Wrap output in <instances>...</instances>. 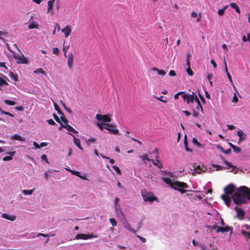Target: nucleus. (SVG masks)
Masks as SVG:
<instances>
[{"label": "nucleus", "mask_w": 250, "mask_h": 250, "mask_svg": "<svg viewBox=\"0 0 250 250\" xmlns=\"http://www.w3.org/2000/svg\"><path fill=\"white\" fill-rule=\"evenodd\" d=\"M246 198L250 200V189L246 186H241L232 196L234 203L239 205L246 202Z\"/></svg>", "instance_id": "f257e3e1"}, {"label": "nucleus", "mask_w": 250, "mask_h": 250, "mask_svg": "<svg viewBox=\"0 0 250 250\" xmlns=\"http://www.w3.org/2000/svg\"><path fill=\"white\" fill-rule=\"evenodd\" d=\"M141 193L144 200L146 202L148 201L151 202L154 201L158 202L157 197L154 196L153 193L151 192H148L146 189H143L141 190Z\"/></svg>", "instance_id": "f03ea898"}, {"label": "nucleus", "mask_w": 250, "mask_h": 250, "mask_svg": "<svg viewBox=\"0 0 250 250\" xmlns=\"http://www.w3.org/2000/svg\"><path fill=\"white\" fill-rule=\"evenodd\" d=\"M115 125L112 124H105L104 128L107 130L111 134L119 135V131L118 129L115 128Z\"/></svg>", "instance_id": "7ed1b4c3"}, {"label": "nucleus", "mask_w": 250, "mask_h": 250, "mask_svg": "<svg viewBox=\"0 0 250 250\" xmlns=\"http://www.w3.org/2000/svg\"><path fill=\"white\" fill-rule=\"evenodd\" d=\"M96 118L97 120L100 121H102L104 123H109L111 121V118L108 115H102L100 114H97L96 115Z\"/></svg>", "instance_id": "20e7f679"}, {"label": "nucleus", "mask_w": 250, "mask_h": 250, "mask_svg": "<svg viewBox=\"0 0 250 250\" xmlns=\"http://www.w3.org/2000/svg\"><path fill=\"white\" fill-rule=\"evenodd\" d=\"M179 188H188V185L187 183H184L183 182H180L178 181H176L173 182L172 187L171 188H173L175 190H177Z\"/></svg>", "instance_id": "39448f33"}, {"label": "nucleus", "mask_w": 250, "mask_h": 250, "mask_svg": "<svg viewBox=\"0 0 250 250\" xmlns=\"http://www.w3.org/2000/svg\"><path fill=\"white\" fill-rule=\"evenodd\" d=\"M97 236H94L92 234H85L83 233H79L77 234L75 237V239L77 240L79 239H83V240H87L88 239H91L92 238H96Z\"/></svg>", "instance_id": "423d86ee"}, {"label": "nucleus", "mask_w": 250, "mask_h": 250, "mask_svg": "<svg viewBox=\"0 0 250 250\" xmlns=\"http://www.w3.org/2000/svg\"><path fill=\"white\" fill-rule=\"evenodd\" d=\"M235 190V187L232 184H228L227 186H226L224 190L225 193V195H231L234 192Z\"/></svg>", "instance_id": "0eeeda50"}, {"label": "nucleus", "mask_w": 250, "mask_h": 250, "mask_svg": "<svg viewBox=\"0 0 250 250\" xmlns=\"http://www.w3.org/2000/svg\"><path fill=\"white\" fill-rule=\"evenodd\" d=\"M14 58L19 61L17 62L19 63L27 64L28 63V59L25 58L23 55L21 56L19 55H14Z\"/></svg>", "instance_id": "6e6552de"}, {"label": "nucleus", "mask_w": 250, "mask_h": 250, "mask_svg": "<svg viewBox=\"0 0 250 250\" xmlns=\"http://www.w3.org/2000/svg\"><path fill=\"white\" fill-rule=\"evenodd\" d=\"M234 209L236 211L237 217L240 220H243L244 219L245 212L242 209L235 207Z\"/></svg>", "instance_id": "1a4fd4ad"}, {"label": "nucleus", "mask_w": 250, "mask_h": 250, "mask_svg": "<svg viewBox=\"0 0 250 250\" xmlns=\"http://www.w3.org/2000/svg\"><path fill=\"white\" fill-rule=\"evenodd\" d=\"M62 31L64 33L65 37L67 38L70 35L72 29L70 26L66 25L62 29Z\"/></svg>", "instance_id": "9d476101"}, {"label": "nucleus", "mask_w": 250, "mask_h": 250, "mask_svg": "<svg viewBox=\"0 0 250 250\" xmlns=\"http://www.w3.org/2000/svg\"><path fill=\"white\" fill-rule=\"evenodd\" d=\"M74 56L72 53L68 54L67 58V65L69 68L71 69L73 65Z\"/></svg>", "instance_id": "9b49d317"}, {"label": "nucleus", "mask_w": 250, "mask_h": 250, "mask_svg": "<svg viewBox=\"0 0 250 250\" xmlns=\"http://www.w3.org/2000/svg\"><path fill=\"white\" fill-rule=\"evenodd\" d=\"M159 156L158 154L156 156V160L154 161L153 159H151V161L154 165L157 166L159 168H162L163 167V165L161 161L158 159Z\"/></svg>", "instance_id": "f8f14e48"}, {"label": "nucleus", "mask_w": 250, "mask_h": 250, "mask_svg": "<svg viewBox=\"0 0 250 250\" xmlns=\"http://www.w3.org/2000/svg\"><path fill=\"white\" fill-rule=\"evenodd\" d=\"M237 135L239 136V139L238 142V144H240L241 141L244 140L246 138V134H244L241 130H239L237 131Z\"/></svg>", "instance_id": "ddd939ff"}, {"label": "nucleus", "mask_w": 250, "mask_h": 250, "mask_svg": "<svg viewBox=\"0 0 250 250\" xmlns=\"http://www.w3.org/2000/svg\"><path fill=\"white\" fill-rule=\"evenodd\" d=\"M221 198L228 207H229L230 206L231 199L230 197L225 194H223L221 196Z\"/></svg>", "instance_id": "4468645a"}, {"label": "nucleus", "mask_w": 250, "mask_h": 250, "mask_svg": "<svg viewBox=\"0 0 250 250\" xmlns=\"http://www.w3.org/2000/svg\"><path fill=\"white\" fill-rule=\"evenodd\" d=\"M71 135L73 136V142L75 145L81 150H83V149L81 145V141L78 138H77L75 136L71 134V133H69Z\"/></svg>", "instance_id": "2eb2a0df"}, {"label": "nucleus", "mask_w": 250, "mask_h": 250, "mask_svg": "<svg viewBox=\"0 0 250 250\" xmlns=\"http://www.w3.org/2000/svg\"><path fill=\"white\" fill-rule=\"evenodd\" d=\"M197 97L195 95V94L192 92V94L191 95H188L187 102L188 104H190V103H193L194 101L196 102V98Z\"/></svg>", "instance_id": "dca6fc26"}, {"label": "nucleus", "mask_w": 250, "mask_h": 250, "mask_svg": "<svg viewBox=\"0 0 250 250\" xmlns=\"http://www.w3.org/2000/svg\"><path fill=\"white\" fill-rule=\"evenodd\" d=\"M61 125L62 128H65L68 131H70V132H73L74 133H76V134L78 133V132L77 130H76L71 125H70L68 124H66L65 125L61 124Z\"/></svg>", "instance_id": "f3484780"}, {"label": "nucleus", "mask_w": 250, "mask_h": 250, "mask_svg": "<svg viewBox=\"0 0 250 250\" xmlns=\"http://www.w3.org/2000/svg\"><path fill=\"white\" fill-rule=\"evenodd\" d=\"M2 217L4 219H6L7 220H9L10 221H14L16 218V216L15 215H9L7 213L2 214Z\"/></svg>", "instance_id": "a211bd4d"}, {"label": "nucleus", "mask_w": 250, "mask_h": 250, "mask_svg": "<svg viewBox=\"0 0 250 250\" xmlns=\"http://www.w3.org/2000/svg\"><path fill=\"white\" fill-rule=\"evenodd\" d=\"M196 106L195 107L197 111L201 110V112H203V109L202 106V105L199 101V100L198 98H196Z\"/></svg>", "instance_id": "6ab92c4d"}, {"label": "nucleus", "mask_w": 250, "mask_h": 250, "mask_svg": "<svg viewBox=\"0 0 250 250\" xmlns=\"http://www.w3.org/2000/svg\"><path fill=\"white\" fill-rule=\"evenodd\" d=\"M231 229L229 227H218V229L216 230L217 232H227L229 230Z\"/></svg>", "instance_id": "aec40b11"}, {"label": "nucleus", "mask_w": 250, "mask_h": 250, "mask_svg": "<svg viewBox=\"0 0 250 250\" xmlns=\"http://www.w3.org/2000/svg\"><path fill=\"white\" fill-rule=\"evenodd\" d=\"M15 153V151L8 152L7 154H10V156H7L4 157L2 159L3 161H7L11 160L13 159L12 156L14 155Z\"/></svg>", "instance_id": "412c9836"}, {"label": "nucleus", "mask_w": 250, "mask_h": 250, "mask_svg": "<svg viewBox=\"0 0 250 250\" xmlns=\"http://www.w3.org/2000/svg\"><path fill=\"white\" fill-rule=\"evenodd\" d=\"M12 139L15 140H18L21 141L22 142H24L25 141V139L24 138H22L21 136L18 134H14L12 137Z\"/></svg>", "instance_id": "4be33fe9"}, {"label": "nucleus", "mask_w": 250, "mask_h": 250, "mask_svg": "<svg viewBox=\"0 0 250 250\" xmlns=\"http://www.w3.org/2000/svg\"><path fill=\"white\" fill-rule=\"evenodd\" d=\"M162 180L166 184H167L168 185H169L171 187V188L172 187V185H173V182H172L170 178H167V177H163L162 178Z\"/></svg>", "instance_id": "5701e85b"}, {"label": "nucleus", "mask_w": 250, "mask_h": 250, "mask_svg": "<svg viewBox=\"0 0 250 250\" xmlns=\"http://www.w3.org/2000/svg\"><path fill=\"white\" fill-rule=\"evenodd\" d=\"M28 28L30 29H34V28H38V24L35 21H32L30 22L28 25Z\"/></svg>", "instance_id": "b1692460"}, {"label": "nucleus", "mask_w": 250, "mask_h": 250, "mask_svg": "<svg viewBox=\"0 0 250 250\" xmlns=\"http://www.w3.org/2000/svg\"><path fill=\"white\" fill-rule=\"evenodd\" d=\"M55 0H50L47 2L48 9L47 12H49L52 8Z\"/></svg>", "instance_id": "393cba45"}, {"label": "nucleus", "mask_w": 250, "mask_h": 250, "mask_svg": "<svg viewBox=\"0 0 250 250\" xmlns=\"http://www.w3.org/2000/svg\"><path fill=\"white\" fill-rule=\"evenodd\" d=\"M184 146H185V148H186V150L187 151H190V152H192V150L191 149H190L188 147V140H187V136H185V140H184Z\"/></svg>", "instance_id": "a878e982"}, {"label": "nucleus", "mask_w": 250, "mask_h": 250, "mask_svg": "<svg viewBox=\"0 0 250 250\" xmlns=\"http://www.w3.org/2000/svg\"><path fill=\"white\" fill-rule=\"evenodd\" d=\"M53 104H54L55 109L57 111L58 114H59L60 115H63V113L60 110V107H59L58 105L56 103H55L54 102H53Z\"/></svg>", "instance_id": "bb28decb"}, {"label": "nucleus", "mask_w": 250, "mask_h": 250, "mask_svg": "<svg viewBox=\"0 0 250 250\" xmlns=\"http://www.w3.org/2000/svg\"><path fill=\"white\" fill-rule=\"evenodd\" d=\"M230 6L233 9H235V10L238 13H240V11L239 9V7L235 3H231L230 4Z\"/></svg>", "instance_id": "cd10ccee"}, {"label": "nucleus", "mask_w": 250, "mask_h": 250, "mask_svg": "<svg viewBox=\"0 0 250 250\" xmlns=\"http://www.w3.org/2000/svg\"><path fill=\"white\" fill-rule=\"evenodd\" d=\"M241 233L245 237L247 241H248L250 239V234H249V232L242 230H241Z\"/></svg>", "instance_id": "c85d7f7f"}, {"label": "nucleus", "mask_w": 250, "mask_h": 250, "mask_svg": "<svg viewBox=\"0 0 250 250\" xmlns=\"http://www.w3.org/2000/svg\"><path fill=\"white\" fill-rule=\"evenodd\" d=\"M55 235V234L54 233L51 234L50 233H49L48 234H44V233H39L37 234L38 237L42 236V237H48L49 236H53Z\"/></svg>", "instance_id": "c756f323"}, {"label": "nucleus", "mask_w": 250, "mask_h": 250, "mask_svg": "<svg viewBox=\"0 0 250 250\" xmlns=\"http://www.w3.org/2000/svg\"><path fill=\"white\" fill-rule=\"evenodd\" d=\"M96 138H95L93 137H90L88 139H87L85 141V142L88 145H89L90 143H95L96 142Z\"/></svg>", "instance_id": "7c9ffc66"}, {"label": "nucleus", "mask_w": 250, "mask_h": 250, "mask_svg": "<svg viewBox=\"0 0 250 250\" xmlns=\"http://www.w3.org/2000/svg\"><path fill=\"white\" fill-rule=\"evenodd\" d=\"M10 77L14 80L15 82H17L18 81V76L17 74L13 73V72H11L9 75Z\"/></svg>", "instance_id": "2f4dec72"}, {"label": "nucleus", "mask_w": 250, "mask_h": 250, "mask_svg": "<svg viewBox=\"0 0 250 250\" xmlns=\"http://www.w3.org/2000/svg\"><path fill=\"white\" fill-rule=\"evenodd\" d=\"M35 74L41 73L44 75L46 74L45 71L42 68H39L35 70L34 72Z\"/></svg>", "instance_id": "473e14b6"}, {"label": "nucleus", "mask_w": 250, "mask_h": 250, "mask_svg": "<svg viewBox=\"0 0 250 250\" xmlns=\"http://www.w3.org/2000/svg\"><path fill=\"white\" fill-rule=\"evenodd\" d=\"M34 190V188L32 189H31V190L24 189V190H22V193L24 195H30V194H31L33 193Z\"/></svg>", "instance_id": "72a5a7b5"}, {"label": "nucleus", "mask_w": 250, "mask_h": 250, "mask_svg": "<svg viewBox=\"0 0 250 250\" xmlns=\"http://www.w3.org/2000/svg\"><path fill=\"white\" fill-rule=\"evenodd\" d=\"M4 103L6 104L9 105H14L16 103L15 101H11V100H5Z\"/></svg>", "instance_id": "f704fd0d"}, {"label": "nucleus", "mask_w": 250, "mask_h": 250, "mask_svg": "<svg viewBox=\"0 0 250 250\" xmlns=\"http://www.w3.org/2000/svg\"><path fill=\"white\" fill-rule=\"evenodd\" d=\"M66 169L67 171L70 172L72 174L76 175V176H77L78 177V175H79V174L80 173V172H79V171H75V170H71V169H68V168H66Z\"/></svg>", "instance_id": "c9c22d12"}, {"label": "nucleus", "mask_w": 250, "mask_h": 250, "mask_svg": "<svg viewBox=\"0 0 250 250\" xmlns=\"http://www.w3.org/2000/svg\"><path fill=\"white\" fill-rule=\"evenodd\" d=\"M140 158L141 159L143 160V161H145V160H146L147 161H149V162H150L151 161V160L150 159H149L148 157V156L147 154H145V155H142V156H140Z\"/></svg>", "instance_id": "e433bc0d"}, {"label": "nucleus", "mask_w": 250, "mask_h": 250, "mask_svg": "<svg viewBox=\"0 0 250 250\" xmlns=\"http://www.w3.org/2000/svg\"><path fill=\"white\" fill-rule=\"evenodd\" d=\"M228 7V6H225L223 9H219L218 11V14L220 16H222L224 14V11L225 9Z\"/></svg>", "instance_id": "4c0bfd02"}, {"label": "nucleus", "mask_w": 250, "mask_h": 250, "mask_svg": "<svg viewBox=\"0 0 250 250\" xmlns=\"http://www.w3.org/2000/svg\"><path fill=\"white\" fill-rule=\"evenodd\" d=\"M232 148L233 149V151L236 153H239L241 151L240 147L236 146H232Z\"/></svg>", "instance_id": "58836bf2"}, {"label": "nucleus", "mask_w": 250, "mask_h": 250, "mask_svg": "<svg viewBox=\"0 0 250 250\" xmlns=\"http://www.w3.org/2000/svg\"><path fill=\"white\" fill-rule=\"evenodd\" d=\"M125 228L126 229H127L129 231L133 232V233H135V230H134V229L133 228H132L131 226L129 225V224H127L126 226H125Z\"/></svg>", "instance_id": "ea45409f"}, {"label": "nucleus", "mask_w": 250, "mask_h": 250, "mask_svg": "<svg viewBox=\"0 0 250 250\" xmlns=\"http://www.w3.org/2000/svg\"><path fill=\"white\" fill-rule=\"evenodd\" d=\"M8 85V83L2 78L0 77V85Z\"/></svg>", "instance_id": "a19ab883"}, {"label": "nucleus", "mask_w": 250, "mask_h": 250, "mask_svg": "<svg viewBox=\"0 0 250 250\" xmlns=\"http://www.w3.org/2000/svg\"><path fill=\"white\" fill-rule=\"evenodd\" d=\"M109 221L113 227H115L117 225V222L113 218H110Z\"/></svg>", "instance_id": "79ce46f5"}, {"label": "nucleus", "mask_w": 250, "mask_h": 250, "mask_svg": "<svg viewBox=\"0 0 250 250\" xmlns=\"http://www.w3.org/2000/svg\"><path fill=\"white\" fill-rule=\"evenodd\" d=\"M187 73L189 75V76H192L193 75V72L192 71V70H191L190 67H187Z\"/></svg>", "instance_id": "37998d69"}, {"label": "nucleus", "mask_w": 250, "mask_h": 250, "mask_svg": "<svg viewBox=\"0 0 250 250\" xmlns=\"http://www.w3.org/2000/svg\"><path fill=\"white\" fill-rule=\"evenodd\" d=\"M112 168L115 170V171L118 173L120 174L121 173V170L119 167L114 165L112 166Z\"/></svg>", "instance_id": "c03bdc74"}, {"label": "nucleus", "mask_w": 250, "mask_h": 250, "mask_svg": "<svg viewBox=\"0 0 250 250\" xmlns=\"http://www.w3.org/2000/svg\"><path fill=\"white\" fill-rule=\"evenodd\" d=\"M61 119L63 123H64L65 125L67 124L68 120L65 118V117L62 115L61 116Z\"/></svg>", "instance_id": "a18cd8bd"}, {"label": "nucleus", "mask_w": 250, "mask_h": 250, "mask_svg": "<svg viewBox=\"0 0 250 250\" xmlns=\"http://www.w3.org/2000/svg\"><path fill=\"white\" fill-rule=\"evenodd\" d=\"M192 142H193V143H194L195 145H196L198 147H200L201 146V144L197 141V140L196 138H193Z\"/></svg>", "instance_id": "49530a36"}, {"label": "nucleus", "mask_w": 250, "mask_h": 250, "mask_svg": "<svg viewBox=\"0 0 250 250\" xmlns=\"http://www.w3.org/2000/svg\"><path fill=\"white\" fill-rule=\"evenodd\" d=\"M193 167H194V169L197 170L196 171V172H197L199 174L201 173L200 170L201 169V168L200 166H197L196 167H195V166H193Z\"/></svg>", "instance_id": "de8ad7c7"}, {"label": "nucleus", "mask_w": 250, "mask_h": 250, "mask_svg": "<svg viewBox=\"0 0 250 250\" xmlns=\"http://www.w3.org/2000/svg\"><path fill=\"white\" fill-rule=\"evenodd\" d=\"M69 48V46H63V51L64 53V56L65 58L66 57V52H67V50H68Z\"/></svg>", "instance_id": "09e8293b"}, {"label": "nucleus", "mask_w": 250, "mask_h": 250, "mask_svg": "<svg viewBox=\"0 0 250 250\" xmlns=\"http://www.w3.org/2000/svg\"><path fill=\"white\" fill-rule=\"evenodd\" d=\"M224 163L228 167V168L233 167L231 164L227 160L224 159Z\"/></svg>", "instance_id": "8fccbe9b"}, {"label": "nucleus", "mask_w": 250, "mask_h": 250, "mask_svg": "<svg viewBox=\"0 0 250 250\" xmlns=\"http://www.w3.org/2000/svg\"><path fill=\"white\" fill-rule=\"evenodd\" d=\"M163 98L164 97L163 96H161L159 97H156V98L159 101H160L164 103H167V100H166V99L164 100V99H163Z\"/></svg>", "instance_id": "3c124183"}, {"label": "nucleus", "mask_w": 250, "mask_h": 250, "mask_svg": "<svg viewBox=\"0 0 250 250\" xmlns=\"http://www.w3.org/2000/svg\"><path fill=\"white\" fill-rule=\"evenodd\" d=\"M128 137L130 138L132 141L137 142V143L139 144L140 145H141L142 144V143L138 139H135L133 137H130L129 136H128Z\"/></svg>", "instance_id": "603ef678"}, {"label": "nucleus", "mask_w": 250, "mask_h": 250, "mask_svg": "<svg viewBox=\"0 0 250 250\" xmlns=\"http://www.w3.org/2000/svg\"><path fill=\"white\" fill-rule=\"evenodd\" d=\"M157 73L160 75L164 76L166 74V72L164 70L162 69H158L157 71Z\"/></svg>", "instance_id": "864d4df0"}, {"label": "nucleus", "mask_w": 250, "mask_h": 250, "mask_svg": "<svg viewBox=\"0 0 250 250\" xmlns=\"http://www.w3.org/2000/svg\"><path fill=\"white\" fill-rule=\"evenodd\" d=\"M227 77L229 78L230 82L231 83L232 85L233 86L234 88H235V86H234V84L233 83V81H232V78H231V77L230 74L228 73V74H227Z\"/></svg>", "instance_id": "5fc2aeb1"}, {"label": "nucleus", "mask_w": 250, "mask_h": 250, "mask_svg": "<svg viewBox=\"0 0 250 250\" xmlns=\"http://www.w3.org/2000/svg\"><path fill=\"white\" fill-rule=\"evenodd\" d=\"M53 117L57 122H58L59 123H61L60 118L56 114H53Z\"/></svg>", "instance_id": "6e6d98bb"}, {"label": "nucleus", "mask_w": 250, "mask_h": 250, "mask_svg": "<svg viewBox=\"0 0 250 250\" xmlns=\"http://www.w3.org/2000/svg\"><path fill=\"white\" fill-rule=\"evenodd\" d=\"M120 201V199L118 198H115L114 203H115V208L116 210H117V204L118 202Z\"/></svg>", "instance_id": "4d7b16f0"}, {"label": "nucleus", "mask_w": 250, "mask_h": 250, "mask_svg": "<svg viewBox=\"0 0 250 250\" xmlns=\"http://www.w3.org/2000/svg\"><path fill=\"white\" fill-rule=\"evenodd\" d=\"M168 75L170 76H175L176 75V73L175 71L171 70L169 72Z\"/></svg>", "instance_id": "13d9d810"}, {"label": "nucleus", "mask_w": 250, "mask_h": 250, "mask_svg": "<svg viewBox=\"0 0 250 250\" xmlns=\"http://www.w3.org/2000/svg\"><path fill=\"white\" fill-rule=\"evenodd\" d=\"M53 53L54 54L58 55L59 54V49L57 47H54L53 48Z\"/></svg>", "instance_id": "bf43d9fd"}, {"label": "nucleus", "mask_w": 250, "mask_h": 250, "mask_svg": "<svg viewBox=\"0 0 250 250\" xmlns=\"http://www.w3.org/2000/svg\"><path fill=\"white\" fill-rule=\"evenodd\" d=\"M47 122L50 125H55L56 123L52 119H49L47 120Z\"/></svg>", "instance_id": "052dcab7"}, {"label": "nucleus", "mask_w": 250, "mask_h": 250, "mask_svg": "<svg viewBox=\"0 0 250 250\" xmlns=\"http://www.w3.org/2000/svg\"><path fill=\"white\" fill-rule=\"evenodd\" d=\"M15 108L16 110H17L18 111H22V110H23V109H24V108L21 105H20L19 106H16L15 107Z\"/></svg>", "instance_id": "680f3d73"}, {"label": "nucleus", "mask_w": 250, "mask_h": 250, "mask_svg": "<svg viewBox=\"0 0 250 250\" xmlns=\"http://www.w3.org/2000/svg\"><path fill=\"white\" fill-rule=\"evenodd\" d=\"M238 99L237 97L236 96V94H234L233 96L232 102H234V103H237V102H238Z\"/></svg>", "instance_id": "e2e57ef3"}, {"label": "nucleus", "mask_w": 250, "mask_h": 250, "mask_svg": "<svg viewBox=\"0 0 250 250\" xmlns=\"http://www.w3.org/2000/svg\"><path fill=\"white\" fill-rule=\"evenodd\" d=\"M97 125L99 127V128L101 130H103L104 128V125H103L101 123H98L97 124Z\"/></svg>", "instance_id": "0e129e2a"}, {"label": "nucleus", "mask_w": 250, "mask_h": 250, "mask_svg": "<svg viewBox=\"0 0 250 250\" xmlns=\"http://www.w3.org/2000/svg\"><path fill=\"white\" fill-rule=\"evenodd\" d=\"M210 63L213 65L214 68H216L217 67V64L214 60L212 59L210 61Z\"/></svg>", "instance_id": "69168bd1"}, {"label": "nucleus", "mask_w": 250, "mask_h": 250, "mask_svg": "<svg viewBox=\"0 0 250 250\" xmlns=\"http://www.w3.org/2000/svg\"><path fill=\"white\" fill-rule=\"evenodd\" d=\"M231 149L228 148L226 150H223V153H224L226 154H229L231 152Z\"/></svg>", "instance_id": "338daca9"}, {"label": "nucleus", "mask_w": 250, "mask_h": 250, "mask_svg": "<svg viewBox=\"0 0 250 250\" xmlns=\"http://www.w3.org/2000/svg\"><path fill=\"white\" fill-rule=\"evenodd\" d=\"M227 127H228V129L229 130H233V129H235V127L234 125H228Z\"/></svg>", "instance_id": "774afa93"}]
</instances>
